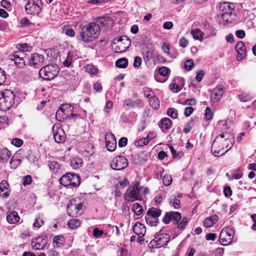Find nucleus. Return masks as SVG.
Returning a JSON list of instances; mask_svg holds the SVG:
<instances>
[{"instance_id":"61","label":"nucleus","mask_w":256,"mask_h":256,"mask_svg":"<svg viewBox=\"0 0 256 256\" xmlns=\"http://www.w3.org/2000/svg\"><path fill=\"white\" fill-rule=\"evenodd\" d=\"M12 144L16 147H20L23 144L22 140L18 138H14L12 140Z\"/></svg>"},{"instance_id":"12","label":"nucleus","mask_w":256,"mask_h":256,"mask_svg":"<svg viewBox=\"0 0 256 256\" xmlns=\"http://www.w3.org/2000/svg\"><path fill=\"white\" fill-rule=\"evenodd\" d=\"M44 57L42 55L34 53L31 54L28 60V65L35 68H39L44 62Z\"/></svg>"},{"instance_id":"2","label":"nucleus","mask_w":256,"mask_h":256,"mask_svg":"<svg viewBox=\"0 0 256 256\" xmlns=\"http://www.w3.org/2000/svg\"><path fill=\"white\" fill-rule=\"evenodd\" d=\"M234 138L230 133L223 132L218 136L212 142L211 151L214 156L225 154L231 148Z\"/></svg>"},{"instance_id":"11","label":"nucleus","mask_w":256,"mask_h":256,"mask_svg":"<svg viewBox=\"0 0 256 256\" xmlns=\"http://www.w3.org/2000/svg\"><path fill=\"white\" fill-rule=\"evenodd\" d=\"M26 56V54L23 52L16 51L14 54H10L8 56L9 60L14 61V64L18 68H23L25 65V61L24 57Z\"/></svg>"},{"instance_id":"31","label":"nucleus","mask_w":256,"mask_h":256,"mask_svg":"<svg viewBox=\"0 0 256 256\" xmlns=\"http://www.w3.org/2000/svg\"><path fill=\"white\" fill-rule=\"evenodd\" d=\"M220 8L222 12H228L229 13H232V12L234 10L233 4L228 2H225L222 4Z\"/></svg>"},{"instance_id":"38","label":"nucleus","mask_w":256,"mask_h":256,"mask_svg":"<svg viewBox=\"0 0 256 256\" xmlns=\"http://www.w3.org/2000/svg\"><path fill=\"white\" fill-rule=\"evenodd\" d=\"M53 241L54 243L58 248L64 244V238L62 236H55L54 238Z\"/></svg>"},{"instance_id":"1","label":"nucleus","mask_w":256,"mask_h":256,"mask_svg":"<svg viewBox=\"0 0 256 256\" xmlns=\"http://www.w3.org/2000/svg\"><path fill=\"white\" fill-rule=\"evenodd\" d=\"M106 20L101 18L94 22L84 26L79 35L80 40L84 42H90L97 38L100 34L101 26L104 25Z\"/></svg>"},{"instance_id":"53","label":"nucleus","mask_w":256,"mask_h":256,"mask_svg":"<svg viewBox=\"0 0 256 256\" xmlns=\"http://www.w3.org/2000/svg\"><path fill=\"white\" fill-rule=\"evenodd\" d=\"M194 120H190L186 125V127L184 128V132L186 133V134H188V133L190 130H192V128H193V126H194Z\"/></svg>"},{"instance_id":"46","label":"nucleus","mask_w":256,"mask_h":256,"mask_svg":"<svg viewBox=\"0 0 256 256\" xmlns=\"http://www.w3.org/2000/svg\"><path fill=\"white\" fill-rule=\"evenodd\" d=\"M232 238H228L226 236H221V234H220L219 240L220 244L224 246L228 245L232 242Z\"/></svg>"},{"instance_id":"6","label":"nucleus","mask_w":256,"mask_h":256,"mask_svg":"<svg viewBox=\"0 0 256 256\" xmlns=\"http://www.w3.org/2000/svg\"><path fill=\"white\" fill-rule=\"evenodd\" d=\"M142 187L138 182H136L133 186H130L126 191L125 194L126 200L128 202H134L142 199L140 191Z\"/></svg>"},{"instance_id":"33","label":"nucleus","mask_w":256,"mask_h":256,"mask_svg":"<svg viewBox=\"0 0 256 256\" xmlns=\"http://www.w3.org/2000/svg\"><path fill=\"white\" fill-rule=\"evenodd\" d=\"M80 222L75 218L70 220L68 222V226L72 229L76 228L80 226Z\"/></svg>"},{"instance_id":"24","label":"nucleus","mask_w":256,"mask_h":256,"mask_svg":"<svg viewBox=\"0 0 256 256\" xmlns=\"http://www.w3.org/2000/svg\"><path fill=\"white\" fill-rule=\"evenodd\" d=\"M20 217L18 213L16 212H10L6 216L7 222L9 224H14L20 220Z\"/></svg>"},{"instance_id":"8","label":"nucleus","mask_w":256,"mask_h":256,"mask_svg":"<svg viewBox=\"0 0 256 256\" xmlns=\"http://www.w3.org/2000/svg\"><path fill=\"white\" fill-rule=\"evenodd\" d=\"M41 0H29L25 6V10L28 14L38 15L41 12Z\"/></svg>"},{"instance_id":"42","label":"nucleus","mask_w":256,"mask_h":256,"mask_svg":"<svg viewBox=\"0 0 256 256\" xmlns=\"http://www.w3.org/2000/svg\"><path fill=\"white\" fill-rule=\"evenodd\" d=\"M132 210L138 216H140L143 212L142 206L138 203H134L132 206Z\"/></svg>"},{"instance_id":"47","label":"nucleus","mask_w":256,"mask_h":256,"mask_svg":"<svg viewBox=\"0 0 256 256\" xmlns=\"http://www.w3.org/2000/svg\"><path fill=\"white\" fill-rule=\"evenodd\" d=\"M167 114L174 119L176 118L178 116V110L174 108H169L167 110Z\"/></svg>"},{"instance_id":"57","label":"nucleus","mask_w":256,"mask_h":256,"mask_svg":"<svg viewBox=\"0 0 256 256\" xmlns=\"http://www.w3.org/2000/svg\"><path fill=\"white\" fill-rule=\"evenodd\" d=\"M86 70L92 74H96L97 72V70L92 65L88 64L86 66Z\"/></svg>"},{"instance_id":"41","label":"nucleus","mask_w":256,"mask_h":256,"mask_svg":"<svg viewBox=\"0 0 256 256\" xmlns=\"http://www.w3.org/2000/svg\"><path fill=\"white\" fill-rule=\"evenodd\" d=\"M21 162V160L16 158L14 156H13L10 163V168L14 169L16 168L20 164Z\"/></svg>"},{"instance_id":"30","label":"nucleus","mask_w":256,"mask_h":256,"mask_svg":"<svg viewBox=\"0 0 256 256\" xmlns=\"http://www.w3.org/2000/svg\"><path fill=\"white\" fill-rule=\"evenodd\" d=\"M192 34L193 38L196 40L202 41L204 36V33L198 28H196L192 30Z\"/></svg>"},{"instance_id":"55","label":"nucleus","mask_w":256,"mask_h":256,"mask_svg":"<svg viewBox=\"0 0 256 256\" xmlns=\"http://www.w3.org/2000/svg\"><path fill=\"white\" fill-rule=\"evenodd\" d=\"M172 220H174L178 224V222L182 218L181 214L178 212H172Z\"/></svg>"},{"instance_id":"64","label":"nucleus","mask_w":256,"mask_h":256,"mask_svg":"<svg viewBox=\"0 0 256 256\" xmlns=\"http://www.w3.org/2000/svg\"><path fill=\"white\" fill-rule=\"evenodd\" d=\"M32 182V178L30 176L28 175L23 177V185L26 186L30 184Z\"/></svg>"},{"instance_id":"62","label":"nucleus","mask_w":256,"mask_h":256,"mask_svg":"<svg viewBox=\"0 0 256 256\" xmlns=\"http://www.w3.org/2000/svg\"><path fill=\"white\" fill-rule=\"evenodd\" d=\"M172 212H166L162 220L166 224H168L172 220Z\"/></svg>"},{"instance_id":"26","label":"nucleus","mask_w":256,"mask_h":256,"mask_svg":"<svg viewBox=\"0 0 256 256\" xmlns=\"http://www.w3.org/2000/svg\"><path fill=\"white\" fill-rule=\"evenodd\" d=\"M68 116V112H65V111L63 110L60 108L57 110L56 114V118L60 122L62 121Z\"/></svg>"},{"instance_id":"39","label":"nucleus","mask_w":256,"mask_h":256,"mask_svg":"<svg viewBox=\"0 0 256 256\" xmlns=\"http://www.w3.org/2000/svg\"><path fill=\"white\" fill-rule=\"evenodd\" d=\"M232 176L228 178L230 180H239L242 178V172L240 170H238L231 174Z\"/></svg>"},{"instance_id":"40","label":"nucleus","mask_w":256,"mask_h":256,"mask_svg":"<svg viewBox=\"0 0 256 256\" xmlns=\"http://www.w3.org/2000/svg\"><path fill=\"white\" fill-rule=\"evenodd\" d=\"M113 106V102L112 100H108L104 108V115L106 116H108L111 109L112 108Z\"/></svg>"},{"instance_id":"9","label":"nucleus","mask_w":256,"mask_h":256,"mask_svg":"<svg viewBox=\"0 0 256 256\" xmlns=\"http://www.w3.org/2000/svg\"><path fill=\"white\" fill-rule=\"evenodd\" d=\"M110 167L114 170H120L127 167L128 161L124 156L115 157L110 162Z\"/></svg>"},{"instance_id":"35","label":"nucleus","mask_w":256,"mask_h":256,"mask_svg":"<svg viewBox=\"0 0 256 256\" xmlns=\"http://www.w3.org/2000/svg\"><path fill=\"white\" fill-rule=\"evenodd\" d=\"M128 64V61L126 58H121L116 62V65L119 68H126Z\"/></svg>"},{"instance_id":"21","label":"nucleus","mask_w":256,"mask_h":256,"mask_svg":"<svg viewBox=\"0 0 256 256\" xmlns=\"http://www.w3.org/2000/svg\"><path fill=\"white\" fill-rule=\"evenodd\" d=\"M158 126L162 132L170 129L172 126V122L168 118L161 119Z\"/></svg>"},{"instance_id":"56","label":"nucleus","mask_w":256,"mask_h":256,"mask_svg":"<svg viewBox=\"0 0 256 256\" xmlns=\"http://www.w3.org/2000/svg\"><path fill=\"white\" fill-rule=\"evenodd\" d=\"M44 222L40 217L36 218L33 224V226L34 228H40L44 224Z\"/></svg>"},{"instance_id":"32","label":"nucleus","mask_w":256,"mask_h":256,"mask_svg":"<svg viewBox=\"0 0 256 256\" xmlns=\"http://www.w3.org/2000/svg\"><path fill=\"white\" fill-rule=\"evenodd\" d=\"M168 147L174 158H180L184 156V154L182 152L176 150L174 148L172 145H169Z\"/></svg>"},{"instance_id":"50","label":"nucleus","mask_w":256,"mask_h":256,"mask_svg":"<svg viewBox=\"0 0 256 256\" xmlns=\"http://www.w3.org/2000/svg\"><path fill=\"white\" fill-rule=\"evenodd\" d=\"M194 66V62L192 60H188L184 62V68L186 70H190L192 69Z\"/></svg>"},{"instance_id":"58","label":"nucleus","mask_w":256,"mask_h":256,"mask_svg":"<svg viewBox=\"0 0 256 256\" xmlns=\"http://www.w3.org/2000/svg\"><path fill=\"white\" fill-rule=\"evenodd\" d=\"M124 103L126 106L131 108H135L136 105V102L130 99H127L125 100Z\"/></svg>"},{"instance_id":"17","label":"nucleus","mask_w":256,"mask_h":256,"mask_svg":"<svg viewBox=\"0 0 256 256\" xmlns=\"http://www.w3.org/2000/svg\"><path fill=\"white\" fill-rule=\"evenodd\" d=\"M235 49L238 52L237 60H242L246 55V48L244 43L242 41L238 42L235 46Z\"/></svg>"},{"instance_id":"16","label":"nucleus","mask_w":256,"mask_h":256,"mask_svg":"<svg viewBox=\"0 0 256 256\" xmlns=\"http://www.w3.org/2000/svg\"><path fill=\"white\" fill-rule=\"evenodd\" d=\"M46 244L47 240L46 238L38 236L32 240L31 245L34 249L40 250L46 247Z\"/></svg>"},{"instance_id":"51","label":"nucleus","mask_w":256,"mask_h":256,"mask_svg":"<svg viewBox=\"0 0 256 256\" xmlns=\"http://www.w3.org/2000/svg\"><path fill=\"white\" fill-rule=\"evenodd\" d=\"M60 108H62L63 110L65 111V112H68V115L70 114V113L74 110L73 107L68 104H63L61 105Z\"/></svg>"},{"instance_id":"4","label":"nucleus","mask_w":256,"mask_h":256,"mask_svg":"<svg viewBox=\"0 0 256 256\" xmlns=\"http://www.w3.org/2000/svg\"><path fill=\"white\" fill-rule=\"evenodd\" d=\"M16 100V96L10 90H6L0 93V110L6 111L12 108Z\"/></svg>"},{"instance_id":"54","label":"nucleus","mask_w":256,"mask_h":256,"mask_svg":"<svg viewBox=\"0 0 256 256\" xmlns=\"http://www.w3.org/2000/svg\"><path fill=\"white\" fill-rule=\"evenodd\" d=\"M143 93L145 96L149 98L154 95L152 90L148 88H144Z\"/></svg>"},{"instance_id":"34","label":"nucleus","mask_w":256,"mask_h":256,"mask_svg":"<svg viewBox=\"0 0 256 256\" xmlns=\"http://www.w3.org/2000/svg\"><path fill=\"white\" fill-rule=\"evenodd\" d=\"M80 182V180L79 176L76 174H72V176H71L70 184V186H78Z\"/></svg>"},{"instance_id":"5","label":"nucleus","mask_w":256,"mask_h":256,"mask_svg":"<svg viewBox=\"0 0 256 256\" xmlns=\"http://www.w3.org/2000/svg\"><path fill=\"white\" fill-rule=\"evenodd\" d=\"M60 68L56 64H48L39 70L40 78L46 80H53L59 73Z\"/></svg>"},{"instance_id":"28","label":"nucleus","mask_w":256,"mask_h":256,"mask_svg":"<svg viewBox=\"0 0 256 256\" xmlns=\"http://www.w3.org/2000/svg\"><path fill=\"white\" fill-rule=\"evenodd\" d=\"M220 234H221V236H225L228 238H232L234 236V232L232 228L226 227L222 230Z\"/></svg>"},{"instance_id":"13","label":"nucleus","mask_w":256,"mask_h":256,"mask_svg":"<svg viewBox=\"0 0 256 256\" xmlns=\"http://www.w3.org/2000/svg\"><path fill=\"white\" fill-rule=\"evenodd\" d=\"M133 230L135 234L139 236V238H138V242L142 244L144 239L142 238L144 236L146 232L145 226L139 222H136L133 227Z\"/></svg>"},{"instance_id":"7","label":"nucleus","mask_w":256,"mask_h":256,"mask_svg":"<svg viewBox=\"0 0 256 256\" xmlns=\"http://www.w3.org/2000/svg\"><path fill=\"white\" fill-rule=\"evenodd\" d=\"M170 240V236L167 234H159L155 235L154 238L148 244V246L152 248H160L165 246Z\"/></svg>"},{"instance_id":"44","label":"nucleus","mask_w":256,"mask_h":256,"mask_svg":"<svg viewBox=\"0 0 256 256\" xmlns=\"http://www.w3.org/2000/svg\"><path fill=\"white\" fill-rule=\"evenodd\" d=\"M73 60V54L70 52L67 53L66 59L64 61L63 64L64 66L68 67L72 64Z\"/></svg>"},{"instance_id":"27","label":"nucleus","mask_w":256,"mask_h":256,"mask_svg":"<svg viewBox=\"0 0 256 256\" xmlns=\"http://www.w3.org/2000/svg\"><path fill=\"white\" fill-rule=\"evenodd\" d=\"M161 214V211L155 208H152L148 210L146 214L151 216L152 218L158 220V218Z\"/></svg>"},{"instance_id":"18","label":"nucleus","mask_w":256,"mask_h":256,"mask_svg":"<svg viewBox=\"0 0 256 256\" xmlns=\"http://www.w3.org/2000/svg\"><path fill=\"white\" fill-rule=\"evenodd\" d=\"M53 136L55 142L58 144L62 143L65 141L66 135L64 131L61 128H58L54 130L53 127Z\"/></svg>"},{"instance_id":"43","label":"nucleus","mask_w":256,"mask_h":256,"mask_svg":"<svg viewBox=\"0 0 256 256\" xmlns=\"http://www.w3.org/2000/svg\"><path fill=\"white\" fill-rule=\"evenodd\" d=\"M16 48L19 50L18 51L24 52L30 51L31 49V47L26 43L18 44L17 45Z\"/></svg>"},{"instance_id":"23","label":"nucleus","mask_w":256,"mask_h":256,"mask_svg":"<svg viewBox=\"0 0 256 256\" xmlns=\"http://www.w3.org/2000/svg\"><path fill=\"white\" fill-rule=\"evenodd\" d=\"M12 155L11 152L6 148H2L0 150V159L1 162H8Z\"/></svg>"},{"instance_id":"37","label":"nucleus","mask_w":256,"mask_h":256,"mask_svg":"<svg viewBox=\"0 0 256 256\" xmlns=\"http://www.w3.org/2000/svg\"><path fill=\"white\" fill-rule=\"evenodd\" d=\"M146 223L150 226H156L158 222V220H156L149 215L146 214Z\"/></svg>"},{"instance_id":"63","label":"nucleus","mask_w":256,"mask_h":256,"mask_svg":"<svg viewBox=\"0 0 256 256\" xmlns=\"http://www.w3.org/2000/svg\"><path fill=\"white\" fill-rule=\"evenodd\" d=\"M148 144V141L146 140L145 138H141L137 140L135 142V144L137 146H142L146 145Z\"/></svg>"},{"instance_id":"60","label":"nucleus","mask_w":256,"mask_h":256,"mask_svg":"<svg viewBox=\"0 0 256 256\" xmlns=\"http://www.w3.org/2000/svg\"><path fill=\"white\" fill-rule=\"evenodd\" d=\"M103 234L104 232L102 230H99L97 228H96L93 230L92 234L95 238H100Z\"/></svg>"},{"instance_id":"15","label":"nucleus","mask_w":256,"mask_h":256,"mask_svg":"<svg viewBox=\"0 0 256 256\" xmlns=\"http://www.w3.org/2000/svg\"><path fill=\"white\" fill-rule=\"evenodd\" d=\"M224 92V88L222 86L214 88L210 94V100L212 102L214 103L220 101Z\"/></svg>"},{"instance_id":"45","label":"nucleus","mask_w":256,"mask_h":256,"mask_svg":"<svg viewBox=\"0 0 256 256\" xmlns=\"http://www.w3.org/2000/svg\"><path fill=\"white\" fill-rule=\"evenodd\" d=\"M48 167L51 170L54 172H57L60 168V164L56 161H52L49 162Z\"/></svg>"},{"instance_id":"3","label":"nucleus","mask_w":256,"mask_h":256,"mask_svg":"<svg viewBox=\"0 0 256 256\" xmlns=\"http://www.w3.org/2000/svg\"><path fill=\"white\" fill-rule=\"evenodd\" d=\"M84 208V200L76 197L70 202L67 206V212L70 216H77L83 213Z\"/></svg>"},{"instance_id":"10","label":"nucleus","mask_w":256,"mask_h":256,"mask_svg":"<svg viewBox=\"0 0 256 256\" xmlns=\"http://www.w3.org/2000/svg\"><path fill=\"white\" fill-rule=\"evenodd\" d=\"M115 40L118 43L116 46V52H122L126 50L130 46L131 40L125 36H122L115 39Z\"/></svg>"},{"instance_id":"59","label":"nucleus","mask_w":256,"mask_h":256,"mask_svg":"<svg viewBox=\"0 0 256 256\" xmlns=\"http://www.w3.org/2000/svg\"><path fill=\"white\" fill-rule=\"evenodd\" d=\"M205 116L206 120H211L213 117V114L211 109L207 107L205 110Z\"/></svg>"},{"instance_id":"48","label":"nucleus","mask_w":256,"mask_h":256,"mask_svg":"<svg viewBox=\"0 0 256 256\" xmlns=\"http://www.w3.org/2000/svg\"><path fill=\"white\" fill-rule=\"evenodd\" d=\"M239 100L242 102H246L250 101L252 100V97L250 96L246 93H242L238 96Z\"/></svg>"},{"instance_id":"49","label":"nucleus","mask_w":256,"mask_h":256,"mask_svg":"<svg viewBox=\"0 0 256 256\" xmlns=\"http://www.w3.org/2000/svg\"><path fill=\"white\" fill-rule=\"evenodd\" d=\"M172 179L170 175H164L162 178V182L164 185L166 186H170L172 182Z\"/></svg>"},{"instance_id":"29","label":"nucleus","mask_w":256,"mask_h":256,"mask_svg":"<svg viewBox=\"0 0 256 256\" xmlns=\"http://www.w3.org/2000/svg\"><path fill=\"white\" fill-rule=\"evenodd\" d=\"M70 165L72 168L78 169L82 167V160L79 158H74L70 160Z\"/></svg>"},{"instance_id":"36","label":"nucleus","mask_w":256,"mask_h":256,"mask_svg":"<svg viewBox=\"0 0 256 256\" xmlns=\"http://www.w3.org/2000/svg\"><path fill=\"white\" fill-rule=\"evenodd\" d=\"M150 104L154 109H157L160 106L159 100L156 96H154L150 98Z\"/></svg>"},{"instance_id":"25","label":"nucleus","mask_w":256,"mask_h":256,"mask_svg":"<svg viewBox=\"0 0 256 256\" xmlns=\"http://www.w3.org/2000/svg\"><path fill=\"white\" fill-rule=\"evenodd\" d=\"M72 173H68L63 175L60 178V183L61 184L66 186L70 184Z\"/></svg>"},{"instance_id":"20","label":"nucleus","mask_w":256,"mask_h":256,"mask_svg":"<svg viewBox=\"0 0 256 256\" xmlns=\"http://www.w3.org/2000/svg\"><path fill=\"white\" fill-rule=\"evenodd\" d=\"M218 216L216 214L206 218L203 222V225L206 228L212 226L218 221Z\"/></svg>"},{"instance_id":"14","label":"nucleus","mask_w":256,"mask_h":256,"mask_svg":"<svg viewBox=\"0 0 256 256\" xmlns=\"http://www.w3.org/2000/svg\"><path fill=\"white\" fill-rule=\"evenodd\" d=\"M106 148L108 151L113 152L116 147V138L112 132H107L105 136Z\"/></svg>"},{"instance_id":"19","label":"nucleus","mask_w":256,"mask_h":256,"mask_svg":"<svg viewBox=\"0 0 256 256\" xmlns=\"http://www.w3.org/2000/svg\"><path fill=\"white\" fill-rule=\"evenodd\" d=\"M8 186V184L6 180H2L0 183V194L2 198H6L10 195Z\"/></svg>"},{"instance_id":"52","label":"nucleus","mask_w":256,"mask_h":256,"mask_svg":"<svg viewBox=\"0 0 256 256\" xmlns=\"http://www.w3.org/2000/svg\"><path fill=\"white\" fill-rule=\"evenodd\" d=\"M170 72V70L166 66H162L158 70V72L160 74L166 76L168 75Z\"/></svg>"},{"instance_id":"22","label":"nucleus","mask_w":256,"mask_h":256,"mask_svg":"<svg viewBox=\"0 0 256 256\" xmlns=\"http://www.w3.org/2000/svg\"><path fill=\"white\" fill-rule=\"evenodd\" d=\"M218 20L220 22L224 24L225 22H231L233 19L232 18V13L228 12H222L218 16Z\"/></svg>"}]
</instances>
